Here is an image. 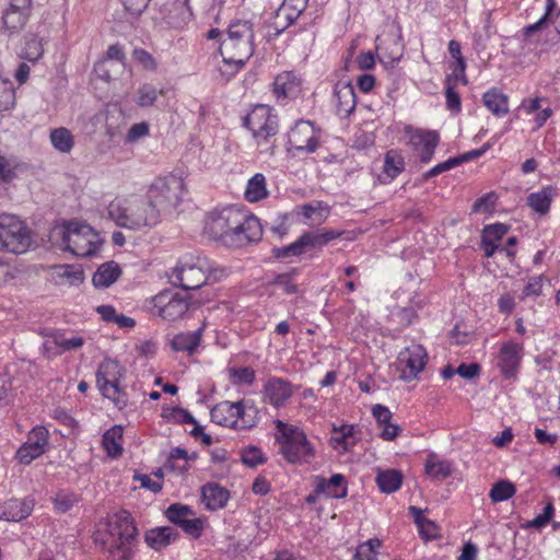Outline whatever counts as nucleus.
Returning a JSON list of instances; mask_svg holds the SVG:
<instances>
[{
    "instance_id": "nucleus-46",
    "label": "nucleus",
    "mask_w": 560,
    "mask_h": 560,
    "mask_svg": "<svg viewBox=\"0 0 560 560\" xmlns=\"http://www.w3.org/2000/svg\"><path fill=\"white\" fill-rule=\"evenodd\" d=\"M163 90H156L152 84H142L137 92V104L140 107L153 106L159 95H163Z\"/></svg>"
},
{
    "instance_id": "nucleus-38",
    "label": "nucleus",
    "mask_w": 560,
    "mask_h": 560,
    "mask_svg": "<svg viewBox=\"0 0 560 560\" xmlns=\"http://www.w3.org/2000/svg\"><path fill=\"white\" fill-rule=\"evenodd\" d=\"M482 101L485 106L495 116L501 117L508 114V96L497 89L487 91Z\"/></svg>"
},
{
    "instance_id": "nucleus-50",
    "label": "nucleus",
    "mask_w": 560,
    "mask_h": 560,
    "mask_svg": "<svg viewBox=\"0 0 560 560\" xmlns=\"http://www.w3.org/2000/svg\"><path fill=\"white\" fill-rule=\"evenodd\" d=\"M241 460L247 467L255 468L264 464L267 458L259 447L247 446L241 451Z\"/></svg>"
},
{
    "instance_id": "nucleus-41",
    "label": "nucleus",
    "mask_w": 560,
    "mask_h": 560,
    "mask_svg": "<svg viewBox=\"0 0 560 560\" xmlns=\"http://www.w3.org/2000/svg\"><path fill=\"white\" fill-rule=\"evenodd\" d=\"M244 196L249 202H257L268 196L266 178L261 173L255 174L248 180Z\"/></svg>"
},
{
    "instance_id": "nucleus-10",
    "label": "nucleus",
    "mask_w": 560,
    "mask_h": 560,
    "mask_svg": "<svg viewBox=\"0 0 560 560\" xmlns=\"http://www.w3.org/2000/svg\"><path fill=\"white\" fill-rule=\"evenodd\" d=\"M244 126L260 142L278 132V117L268 105H256L244 118Z\"/></svg>"
},
{
    "instance_id": "nucleus-25",
    "label": "nucleus",
    "mask_w": 560,
    "mask_h": 560,
    "mask_svg": "<svg viewBox=\"0 0 560 560\" xmlns=\"http://www.w3.org/2000/svg\"><path fill=\"white\" fill-rule=\"evenodd\" d=\"M314 492L327 498L343 499L348 494L347 480L341 474H335L329 479L316 476L314 479Z\"/></svg>"
},
{
    "instance_id": "nucleus-56",
    "label": "nucleus",
    "mask_w": 560,
    "mask_h": 560,
    "mask_svg": "<svg viewBox=\"0 0 560 560\" xmlns=\"http://www.w3.org/2000/svg\"><path fill=\"white\" fill-rule=\"evenodd\" d=\"M230 376L235 384L252 385L255 381V371L252 368L231 369Z\"/></svg>"
},
{
    "instance_id": "nucleus-33",
    "label": "nucleus",
    "mask_w": 560,
    "mask_h": 560,
    "mask_svg": "<svg viewBox=\"0 0 560 560\" xmlns=\"http://www.w3.org/2000/svg\"><path fill=\"white\" fill-rule=\"evenodd\" d=\"M237 421L234 424L236 430H247L254 428L259 419L258 408L253 401L241 400L236 401Z\"/></svg>"
},
{
    "instance_id": "nucleus-2",
    "label": "nucleus",
    "mask_w": 560,
    "mask_h": 560,
    "mask_svg": "<svg viewBox=\"0 0 560 560\" xmlns=\"http://www.w3.org/2000/svg\"><path fill=\"white\" fill-rule=\"evenodd\" d=\"M220 54L226 65L234 66V71L242 69L254 54L253 24L243 20L232 22L220 43Z\"/></svg>"
},
{
    "instance_id": "nucleus-55",
    "label": "nucleus",
    "mask_w": 560,
    "mask_h": 560,
    "mask_svg": "<svg viewBox=\"0 0 560 560\" xmlns=\"http://www.w3.org/2000/svg\"><path fill=\"white\" fill-rule=\"evenodd\" d=\"M132 58L147 71H155L158 69V62L155 58L145 49H133Z\"/></svg>"
},
{
    "instance_id": "nucleus-15",
    "label": "nucleus",
    "mask_w": 560,
    "mask_h": 560,
    "mask_svg": "<svg viewBox=\"0 0 560 560\" xmlns=\"http://www.w3.org/2000/svg\"><path fill=\"white\" fill-rule=\"evenodd\" d=\"M237 208L230 207L223 209L218 214H213L206 223V233L214 241L221 242L226 246V237L237 225Z\"/></svg>"
},
{
    "instance_id": "nucleus-23",
    "label": "nucleus",
    "mask_w": 560,
    "mask_h": 560,
    "mask_svg": "<svg viewBox=\"0 0 560 560\" xmlns=\"http://www.w3.org/2000/svg\"><path fill=\"white\" fill-rule=\"evenodd\" d=\"M272 91L277 102L281 105H285L288 100L296 97L300 94V81L293 72H282L276 77Z\"/></svg>"
},
{
    "instance_id": "nucleus-37",
    "label": "nucleus",
    "mask_w": 560,
    "mask_h": 560,
    "mask_svg": "<svg viewBox=\"0 0 560 560\" xmlns=\"http://www.w3.org/2000/svg\"><path fill=\"white\" fill-rule=\"evenodd\" d=\"M102 444L108 456L116 458L122 453V427L114 425L103 434Z\"/></svg>"
},
{
    "instance_id": "nucleus-36",
    "label": "nucleus",
    "mask_w": 560,
    "mask_h": 560,
    "mask_svg": "<svg viewBox=\"0 0 560 560\" xmlns=\"http://www.w3.org/2000/svg\"><path fill=\"white\" fill-rule=\"evenodd\" d=\"M236 409V402L229 400L221 401L211 409V420L222 427L234 429V424L237 421V417H235V415H237Z\"/></svg>"
},
{
    "instance_id": "nucleus-57",
    "label": "nucleus",
    "mask_w": 560,
    "mask_h": 560,
    "mask_svg": "<svg viewBox=\"0 0 560 560\" xmlns=\"http://www.w3.org/2000/svg\"><path fill=\"white\" fill-rule=\"evenodd\" d=\"M495 195L493 192L487 194L477 200L472 205V211L476 213H488L491 212L495 203Z\"/></svg>"
},
{
    "instance_id": "nucleus-13",
    "label": "nucleus",
    "mask_w": 560,
    "mask_h": 560,
    "mask_svg": "<svg viewBox=\"0 0 560 560\" xmlns=\"http://www.w3.org/2000/svg\"><path fill=\"white\" fill-rule=\"evenodd\" d=\"M48 430L38 425L32 429L27 440L18 448L15 458L20 464L28 465L40 457L48 446Z\"/></svg>"
},
{
    "instance_id": "nucleus-40",
    "label": "nucleus",
    "mask_w": 560,
    "mask_h": 560,
    "mask_svg": "<svg viewBox=\"0 0 560 560\" xmlns=\"http://www.w3.org/2000/svg\"><path fill=\"white\" fill-rule=\"evenodd\" d=\"M49 139L54 149L60 153H69L74 147V137L66 127L52 129Z\"/></svg>"
},
{
    "instance_id": "nucleus-20",
    "label": "nucleus",
    "mask_w": 560,
    "mask_h": 560,
    "mask_svg": "<svg viewBox=\"0 0 560 560\" xmlns=\"http://www.w3.org/2000/svg\"><path fill=\"white\" fill-rule=\"evenodd\" d=\"M308 0H283L276 12L273 23V36H279L283 31L291 26L304 12Z\"/></svg>"
},
{
    "instance_id": "nucleus-1",
    "label": "nucleus",
    "mask_w": 560,
    "mask_h": 560,
    "mask_svg": "<svg viewBox=\"0 0 560 560\" xmlns=\"http://www.w3.org/2000/svg\"><path fill=\"white\" fill-rule=\"evenodd\" d=\"M93 539L109 553L118 552V560H132L139 542V532L131 514L121 510L98 524Z\"/></svg>"
},
{
    "instance_id": "nucleus-9",
    "label": "nucleus",
    "mask_w": 560,
    "mask_h": 560,
    "mask_svg": "<svg viewBox=\"0 0 560 560\" xmlns=\"http://www.w3.org/2000/svg\"><path fill=\"white\" fill-rule=\"evenodd\" d=\"M280 453L291 464H306L315 457V450L305 432L298 427H285L279 439Z\"/></svg>"
},
{
    "instance_id": "nucleus-17",
    "label": "nucleus",
    "mask_w": 560,
    "mask_h": 560,
    "mask_svg": "<svg viewBox=\"0 0 560 560\" xmlns=\"http://www.w3.org/2000/svg\"><path fill=\"white\" fill-rule=\"evenodd\" d=\"M440 142V135L435 130L417 129L411 136L409 143L421 163H429Z\"/></svg>"
},
{
    "instance_id": "nucleus-8",
    "label": "nucleus",
    "mask_w": 560,
    "mask_h": 560,
    "mask_svg": "<svg viewBox=\"0 0 560 560\" xmlns=\"http://www.w3.org/2000/svg\"><path fill=\"white\" fill-rule=\"evenodd\" d=\"M62 242L66 249L78 257L93 256L102 245L100 235L90 225L79 222L65 225Z\"/></svg>"
},
{
    "instance_id": "nucleus-42",
    "label": "nucleus",
    "mask_w": 560,
    "mask_h": 560,
    "mask_svg": "<svg viewBox=\"0 0 560 560\" xmlns=\"http://www.w3.org/2000/svg\"><path fill=\"white\" fill-rule=\"evenodd\" d=\"M376 483L382 492L393 493L401 487L402 476L395 469L380 471L376 476Z\"/></svg>"
},
{
    "instance_id": "nucleus-21",
    "label": "nucleus",
    "mask_w": 560,
    "mask_h": 560,
    "mask_svg": "<svg viewBox=\"0 0 560 560\" xmlns=\"http://www.w3.org/2000/svg\"><path fill=\"white\" fill-rule=\"evenodd\" d=\"M34 506L35 499L32 497L5 500L0 503V520L7 522H20L31 515Z\"/></svg>"
},
{
    "instance_id": "nucleus-60",
    "label": "nucleus",
    "mask_w": 560,
    "mask_h": 560,
    "mask_svg": "<svg viewBox=\"0 0 560 560\" xmlns=\"http://www.w3.org/2000/svg\"><path fill=\"white\" fill-rule=\"evenodd\" d=\"M419 534L425 540L434 539L439 536L438 525L429 518H425L419 526Z\"/></svg>"
},
{
    "instance_id": "nucleus-18",
    "label": "nucleus",
    "mask_w": 560,
    "mask_h": 560,
    "mask_svg": "<svg viewBox=\"0 0 560 560\" xmlns=\"http://www.w3.org/2000/svg\"><path fill=\"white\" fill-rule=\"evenodd\" d=\"M136 197L130 198H115L107 206V217L116 223V225L135 230V211H136Z\"/></svg>"
},
{
    "instance_id": "nucleus-52",
    "label": "nucleus",
    "mask_w": 560,
    "mask_h": 560,
    "mask_svg": "<svg viewBox=\"0 0 560 560\" xmlns=\"http://www.w3.org/2000/svg\"><path fill=\"white\" fill-rule=\"evenodd\" d=\"M273 256L277 258H289V257H298L306 253L303 241L301 236L293 243L277 247L272 249Z\"/></svg>"
},
{
    "instance_id": "nucleus-31",
    "label": "nucleus",
    "mask_w": 560,
    "mask_h": 560,
    "mask_svg": "<svg viewBox=\"0 0 560 560\" xmlns=\"http://www.w3.org/2000/svg\"><path fill=\"white\" fill-rule=\"evenodd\" d=\"M341 231L332 229H323L320 231H310L301 235L306 253L311 249H320L329 242L339 238Z\"/></svg>"
},
{
    "instance_id": "nucleus-54",
    "label": "nucleus",
    "mask_w": 560,
    "mask_h": 560,
    "mask_svg": "<svg viewBox=\"0 0 560 560\" xmlns=\"http://www.w3.org/2000/svg\"><path fill=\"white\" fill-rule=\"evenodd\" d=\"M445 85L446 107L455 113L460 112V96L455 90V83H452V75L446 77Z\"/></svg>"
},
{
    "instance_id": "nucleus-58",
    "label": "nucleus",
    "mask_w": 560,
    "mask_h": 560,
    "mask_svg": "<svg viewBox=\"0 0 560 560\" xmlns=\"http://www.w3.org/2000/svg\"><path fill=\"white\" fill-rule=\"evenodd\" d=\"M458 166V161L455 159V156L447 159L446 161L436 164L432 168H430L428 172H425L422 177L424 180H428L432 177H435L446 171H450L454 167Z\"/></svg>"
},
{
    "instance_id": "nucleus-49",
    "label": "nucleus",
    "mask_w": 560,
    "mask_h": 560,
    "mask_svg": "<svg viewBox=\"0 0 560 560\" xmlns=\"http://www.w3.org/2000/svg\"><path fill=\"white\" fill-rule=\"evenodd\" d=\"M194 511L185 504L173 503L165 511V516L171 523L180 525L188 516H192Z\"/></svg>"
},
{
    "instance_id": "nucleus-6",
    "label": "nucleus",
    "mask_w": 560,
    "mask_h": 560,
    "mask_svg": "<svg viewBox=\"0 0 560 560\" xmlns=\"http://www.w3.org/2000/svg\"><path fill=\"white\" fill-rule=\"evenodd\" d=\"M124 377V369L112 359L102 361L96 371V385L101 394L110 399L118 409H124L128 404V396L119 382Z\"/></svg>"
},
{
    "instance_id": "nucleus-14",
    "label": "nucleus",
    "mask_w": 560,
    "mask_h": 560,
    "mask_svg": "<svg viewBox=\"0 0 560 560\" xmlns=\"http://www.w3.org/2000/svg\"><path fill=\"white\" fill-rule=\"evenodd\" d=\"M523 355L524 349L522 345L514 341L502 343L494 362L504 378L512 380L516 377Z\"/></svg>"
},
{
    "instance_id": "nucleus-26",
    "label": "nucleus",
    "mask_w": 560,
    "mask_h": 560,
    "mask_svg": "<svg viewBox=\"0 0 560 560\" xmlns=\"http://www.w3.org/2000/svg\"><path fill=\"white\" fill-rule=\"evenodd\" d=\"M292 394L291 383L280 377L268 380L264 387L265 399L276 408L282 407Z\"/></svg>"
},
{
    "instance_id": "nucleus-29",
    "label": "nucleus",
    "mask_w": 560,
    "mask_h": 560,
    "mask_svg": "<svg viewBox=\"0 0 560 560\" xmlns=\"http://www.w3.org/2000/svg\"><path fill=\"white\" fill-rule=\"evenodd\" d=\"M178 538V533L170 526L149 529L144 534L145 544L153 550L160 551Z\"/></svg>"
},
{
    "instance_id": "nucleus-12",
    "label": "nucleus",
    "mask_w": 560,
    "mask_h": 560,
    "mask_svg": "<svg viewBox=\"0 0 560 560\" xmlns=\"http://www.w3.org/2000/svg\"><path fill=\"white\" fill-rule=\"evenodd\" d=\"M288 151L296 153H313L319 147V130L312 121L300 120L289 132Z\"/></svg>"
},
{
    "instance_id": "nucleus-35",
    "label": "nucleus",
    "mask_w": 560,
    "mask_h": 560,
    "mask_svg": "<svg viewBox=\"0 0 560 560\" xmlns=\"http://www.w3.org/2000/svg\"><path fill=\"white\" fill-rule=\"evenodd\" d=\"M405 170V160L396 150H389L384 158L380 180L383 184L393 182Z\"/></svg>"
},
{
    "instance_id": "nucleus-47",
    "label": "nucleus",
    "mask_w": 560,
    "mask_h": 560,
    "mask_svg": "<svg viewBox=\"0 0 560 560\" xmlns=\"http://www.w3.org/2000/svg\"><path fill=\"white\" fill-rule=\"evenodd\" d=\"M515 491L516 488L512 482L501 480L492 486L489 497L493 502H502L512 498Z\"/></svg>"
},
{
    "instance_id": "nucleus-16",
    "label": "nucleus",
    "mask_w": 560,
    "mask_h": 560,
    "mask_svg": "<svg viewBox=\"0 0 560 560\" xmlns=\"http://www.w3.org/2000/svg\"><path fill=\"white\" fill-rule=\"evenodd\" d=\"M428 353L421 345L407 347L398 354V362L401 370V377L405 381L417 378L427 364Z\"/></svg>"
},
{
    "instance_id": "nucleus-53",
    "label": "nucleus",
    "mask_w": 560,
    "mask_h": 560,
    "mask_svg": "<svg viewBox=\"0 0 560 560\" xmlns=\"http://www.w3.org/2000/svg\"><path fill=\"white\" fill-rule=\"evenodd\" d=\"M43 54L44 48L42 42L36 37H32L25 42L21 57L28 61L35 62L42 58Z\"/></svg>"
},
{
    "instance_id": "nucleus-63",
    "label": "nucleus",
    "mask_w": 560,
    "mask_h": 560,
    "mask_svg": "<svg viewBox=\"0 0 560 560\" xmlns=\"http://www.w3.org/2000/svg\"><path fill=\"white\" fill-rule=\"evenodd\" d=\"M187 534L198 538L202 532V521L200 518H187L179 525Z\"/></svg>"
},
{
    "instance_id": "nucleus-24",
    "label": "nucleus",
    "mask_w": 560,
    "mask_h": 560,
    "mask_svg": "<svg viewBox=\"0 0 560 560\" xmlns=\"http://www.w3.org/2000/svg\"><path fill=\"white\" fill-rule=\"evenodd\" d=\"M336 114L341 118H347L355 108L354 88L350 82H337L334 88V98Z\"/></svg>"
},
{
    "instance_id": "nucleus-61",
    "label": "nucleus",
    "mask_w": 560,
    "mask_h": 560,
    "mask_svg": "<svg viewBox=\"0 0 560 560\" xmlns=\"http://www.w3.org/2000/svg\"><path fill=\"white\" fill-rule=\"evenodd\" d=\"M553 504L549 502L542 510V513L538 514L532 522L530 526L541 528L546 526L553 515Z\"/></svg>"
},
{
    "instance_id": "nucleus-3",
    "label": "nucleus",
    "mask_w": 560,
    "mask_h": 560,
    "mask_svg": "<svg viewBox=\"0 0 560 560\" xmlns=\"http://www.w3.org/2000/svg\"><path fill=\"white\" fill-rule=\"evenodd\" d=\"M231 276V269L220 267L207 257L195 255L180 257L174 267L165 271L167 279L175 277L176 280H221Z\"/></svg>"
},
{
    "instance_id": "nucleus-39",
    "label": "nucleus",
    "mask_w": 560,
    "mask_h": 560,
    "mask_svg": "<svg viewBox=\"0 0 560 560\" xmlns=\"http://www.w3.org/2000/svg\"><path fill=\"white\" fill-rule=\"evenodd\" d=\"M424 471L432 479L443 480L452 475V465L447 460L439 459L432 453L425 459Z\"/></svg>"
},
{
    "instance_id": "nucleus-62",
    "label": "nucleus",
    "mask_w": 560,
    "mask_h": 560,
    "mask_svg": "<svg viewBox=\"0 0 560 560\" xmlns=\"http://www.w3.org/2000/svg\"><path fill=\"white\" fill-rule=\"evenodd\" d=\"M372 415L375 418L378 428L392 422L393 413L383 405H375L372 409Z\"/></svg>"
},
{
    "instance_id": "nucleus-5",
    "label": "nucleus",
    "mask_w": 560,
    "mask_h": 560,
    "mask_svg": "<svg viewBox=\"0 0 560 560\" xmlns=\"http://www.w3.org/2000/svg\"><path fill=\"white\" fill-rule=\"evenodd\" d=\"M185 183L175 175L156 177L149 186L147 196L161 218L171 214L183 201Z\"/></svg>"
},
{
    "instance_id": "nucleus-7",
    "label": "nucleus",
    "mask_w": 560,
    "mask_h": 560,
    "mask_svg": "<svg viewBox=\"0 0 560 560\" xmlns=\"http://www.w3.org/2000/svg\"><path fill=\"white\" fill-rule=\"evenodd\" d=\"M32 244V235L27 225L16 215L0 214V250L12 254H24Z\"/></svg>"
},
{
    "instance_id": "nucleus-19",
    "label": "nucleus",
    "mask_w": 560,
    "mask_h": 560,
    "mask_svg": "<svg viewBox=\"0 0 560 560\" xmlns=\"http://www.w3.org/2000/svg\"><path fill=\"white\" fill-rule=\"evenodd\" d=\"M32 0H11L2 16L3 27L10 33L20 32L31 15Z\"/></svg>"
},
{
    "instance_id": "nucleus-11",
    "label": "nucleus",
    "mask_w": 560,
    "mask_h": 560,
    "mask_svg": "<svg viewBox=\"0 0 560 560\" xmlns=\"http://www.w3.org/2000/svg\"><path fill=\"white\" fill-rule=\"evenodd\" d=\"M237 225L226 237V246L241 248L258 242L262 236V228L258 218L237 210Z\"/></svg>"
},
{
    "instance_id": "nucleus-64",
    "label": "nucleus",
    "mask_w": 560,
    "mask_h": 560,
    "mask_svg": "<svg viewBox=\"0 0 560 560\" xmlns=\"http://www.w3.org/2000/svg\"><path fill=\"white\" fill-rule=\"evenodd\" d=\"M148 133H149V125L147 122L133 124L127 132V140L129 142H133V141H137L138 139L147 136Z\"/></svg>"
},
{
    "instance_id": "nucleus-45",
    "label": "nucleus",
    "mask_w": 560,
    "mask_h": 560,
    "mask_svg": "<svg viewBox=\"0 0 560 560\" xmlns=\"http://www.w3.org/2000/svg\"><path fill=\"white\" fill-rule=\"evenodd\" d=\"M382 547V540L378 538H371L357 547L353 556L354 560H377L376 553Z\"/></svg>"
},
{
    "instance_id": "nucleus-48",
    "label": "nucleus",
    "mask_w": 560,
    "mask_h": 560,
    "mask_svg": "<svg viewBox=\"0 0 560 560\" xmlns=\"http://www.w3.org/2000/svg\"><path fill=\"white\" fill-rule=\"evenodd\" d=\"M15 104V91L9 79L0 78V112L13 108Z\"/></svg>"
},
{
    "instance_id": "nucleus-43",
    "label": "nucleus",
    "mask_w": 560,
    "mask_h": 560,
    "mask_svg": "<svg viewBox=\"0 0 560 560\" xmlns=\"http://www.w3.org/2000/svg\"><path fill=\"white\" fill-rule=\"evenodd\" d=\"M79 501L80 497L69 489H60L51 498L54 510L57 513L69 512Z\"/></svg>"
},
{
    "instance_id": "nucleus-4",
    "label": "nucleus",
    "mask_w": 560,
    "mask_h": 560,
    "mask_svg": "<svg viewBox=\"0 0 560 560\" xmlns=\"http://www.w3.org/2000/svg\"><path fill=\"white\" fill-rule=\"evenodd\" d=\"M201 285L187 287L174 285L171 289L163 290L153 298V308L155 313L165 320L175 322L182 318L188 308L198 303L191 291H196Z\"/></svg>"
},
{
    "instance_id": "nucleus-51",
    "label": "nucleus",
    "mask_w": 560,
    "mask_h": 560,
    "mask_svg": "<svg viewBox=\"0 0 560 560\" xmlns=\"http://www.w3.org/2000/svg\"><path fill=\"white\" fill-rule=\"evenodd\" d=\"M121 276L119 265L114 261L102 264L93 276L92 280H117Z\"/></svg>"
},
{
    "instance_id": "nucleus-44",
    "label": "nucleus",
    "mask_w": 560,
    "mask_h": 560,
    "mask_svg": "<svg viewBox=\"0 0 560 560\" xmlns=\"http://www.w3.org/2000/svg\"><path fill=\"white\" fill-rule=\"evenodd\" d=\"M50 338H52L54 345L58 348V351L54 352V354H61L66 351L79 349L84 343L83 338L79 336L67 338L63 334L60 332L50 335Z\"/></svg>"
},
{
    "instance_id": "nucleus-28",
    "label": "nucleus",
    "mask_w": 560,
    "mask_h": 560,
    "mask_svg": "<svg viewBox=\"0 0 560 560\" xmlns=\"http://www.w3.org/2000/svg\"><path fill=\"white\" fill-rule=\"evenodd\" d=\"M359 438L355 436V428L353 424L334 425L329 440L330 446L338 453H348L358 444Z\"/></svg>"
},
{
    "instance_id": "nucleus-22",
    "label": "nucleus",
    "mask_w": 560,
    "mask_h": 560,
    "mask_svg": "<svg viewBox=\"0 0 560 560\" xmlns=\"http://www.w3.org/2000/svg\"><path fill=\"white\" fill-rule=\"evenodd\" d=\"M509 232V226L503 223H495L485 226L481 234V249L487 257H492L497 250L505 252L508 256L514 253L505 247H500L502 237Z\"/></svg>"
},
{
    "instance_id": "nucleus-34",
    "label": "nucleus",
    "mask_w": 560,
    "mask_h": 560,
    "mask_svg": "<svg viewBox=\"0 0 560 560\" xmlns=\"http://www.w3.org/2000/svg\"><path fill=\"white\" fill-rule=\"evenodd\" d=\"M557 196V189L551 186H545L539 191L532 192L527 197V205L538 214H547L550 210V205Z\"/></svg>"
},
{
    "instance_id": "nucleus-59",
    "label": "nucleus",
    "mask_w": 560,
    "mask_h": 560,
    "mask_svg": "<svg viewBox=\"0 0 560 560\" xmlns=\"http://www.w3.org/2000/svg\"><path fill=\"white\" fill-rule=\"evenodd\" d=\"M415 317L416 311L412 307H401L392 312V319L402 327L411 325Z\"/></svg>"
},
{
    "instance_id": "nucleus-32",
    "label": "nucleus",
    "mask_w": 560,
    "mask_h": 560,
    "mask_svg": "<svg viewBox=\"0 0 560 560\" xmlns=\"http://www.w3.org/2000/svg\"><path fill=\"white\" fill-rule=\"evenodd\" d=\"M202 332L203 327L195 331L179 332L171 339L170 346L176 352L192 354L201 342Z\"/></svg>"
},
{
    "instance_id": "nucleus-30",
    "label": "nucleus",
    "mask_w": 560,
    "mask_h": 560,
    "mask_svg": "<svg viewBox=\"0 0 560 560\" xmlns=\"http://www.w3.org/2000/svg\"><path fill=\"white\" fill-rule=\"evenodd\" d=\"M201 495L205 502L206 509L209 511H217L223 509L229 499V491L219 486L218 483H207L201 488Z\"/></svg>"
},
{
    "instance_id": "nucleus-27",
    "label": "nucleus",
    "mask_w": 560,
    "mask_h": 560,
    "mask_svg": "<svg viewBox=\"0 0 560 560\" xmlns=\"http://www.w3.org/2000/svg\"><path fill=\"white\" fill-rule=\"evenodd\" d=\"M135 231L142 228H152L161 222L162 218L153 203L145 197H136Z\"/></svg>"
}]
</instances>
